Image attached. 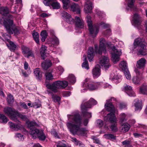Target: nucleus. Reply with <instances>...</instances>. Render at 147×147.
Returning <instances> with one entry per match:
<instances>
[{
    "instance_id": "f257e3e1",
    "label": "nucleus",
    "mask_w": 147,
    "mask_h": 147,
    "mask_svg": "<svg viewBox=\"0 0 147 147\" xmlns=\"http://www.w3.org/2000/svg\"><path fill=\"white\" fill-rule=\"evenodd\" d=\"M67 117L69 121L67 123V126L71 134L80 136H84L86 134V129L81 127L82 118L79 113L68 115Z\"/></svg>"
},
{
    "instance_id": "f03ea898",
    "label": "nucleus",
    "mask_w": 147,
    "mask_h": 147,
    "mask_svg": "<svg viewBox=\"0 0 147 147\" xmlns=\"http://www.w3.org/2000/svg\"><path fill=\"white\" fill-rule=\"evenodd\" d=\"M115 100L113 97L107 100L105 105L106 110L111 113L107 114V116L105 117L104 119L105 121H110L112 123L110 126V128L113 132H116L118 131L116 119L114 114L116 110L112 104L113 100L115 101Z\"/></svg>"
},
{
    "instance_id": "7ed1b4c3",
    "label": "nucleus",
    "mask_w": 147,
    "mask_h": 147,
    "mask_svg": "<svg viewBox=\"0 0 147 147\" xmlns=\"http://www.w3.org/2000/svg\"><path fill=\"white\" fill-rule=\"evenodd\" d=\"M8 12L7 8L4 7H0V13L3 16H7L3 22V25L7 31L10 34H12L13 33L18 34L19 32V30L13 24V16L8 14Z\"/></svg>"
},
{
    "instance_id": "20e7f679",
    "label": "nucleus",
    "mask_w": 147,
    "mask_h": 147,
    "mask_svg": "<svg viewBox=\"0 0 147 147\" xmlns=\"http://www.w3.org/2000/svg\"><path fill=\"white\" fill-rule=\"evenodd\" d=\"M144 40L143 38H138L135 40L133 43L134 49H136L138 55H143L147 54V50L145 45L143 44Z\"/></svg>"
},
{
    "instance_id": "39448f33",
    "label": "nucleus",
    "mask_w": 147,
    "mask_h": 147,
    "mask_svg": "<svg viewBox=\"0 0 147 147\" xmlns=\"http://www.w3.org/2000/svg\"><path fill=\"white\" fill-rule=\"evenodd\" d=\"M68 83L66 81H57L52 84H46V86L47 88L55 93L57 92L58 89L64 88L68 86Z\"/></svg>"
},
{
    "instance_id": "423d86ee",
    "label": "nucleus",
    "mask_w": 147,
    "mask_h": 147,
    "mask_svg": "<svg viewBox=\"0 0 147 147\" xmlns=\"http://www.w3.org/2000/svg\"><path fill=\"white\" fill-rule=\"evenodd\" d=\"M100 82H94L89 78H86L83 83L82 86L90 90H94L100 87L101 86Z\"/></svg>"
},
{
    "instance_id": "0eeeda50",
    "label": "nucleus",
    "mask_w": 147,
    "mask_h": 147,
    "mask_svg": "<svg viewBox=\"0 0 147 147\" xmlns=\"http://www.w3.org/2000/svg\"><path fill=\"white\" fill-rule=\"evenodd\" d=\"M86 21L88 23L90 34L92 36L93 38L96 37L98 32V27L96 26L92 25L91 17L90 16H87Z\"/></svg>"
},
{
    "instance_id": "6e6552de",
    "label": "nucleus",
    "mask_w": 147,
    "mask_h": 147,
    "mask_svg": "<svg viewBox=\"0 0 147 147\" xmlns=\"http://www.w3.org/2000/svg\"><path fill=\"white\" fill-rule=\"evenodd\" d=\"M106 43L105 40L103 38H101L100 40V45L98 49V45H95V51L96 53L99 54H101L102 52L105 54L106 51L105 45Z\"/></svg>"
},
{
    "instance_id": "1a4fd4ad",
    "label": "nucleus",
    "mask_w": 147,
    "mask_h": 147,
    "mask_svg": "<svg viewBox=\"0 0 147 147\" xmlns=\"http://www.w3.org/2000/svg\"><path fill=\"white\" fill-rule=\"evenodd\" d=\"M112 60L114 64L117 63L119 61V57L121 54L120 50L115 47L112 48Z\"/></svg>"
},
{
    "instance_id": "9d476101",
    "label": "nucleus",
    "mask_w": 147,
    "mask_h": 147,
    "mask_svg": "<svg viewBox=\"0 0 147 147\" xmlns=\"http://www.w3.org/2000/svg\"><path fill=\"white\" fill-rule=\"evenodd\" d=\"M4 112L12 120H16V113L17 111L11 107H7L4 108Z\"/></svg>"
},
{
    "instance_id": "9b49d317",
    "label": "nucleus",
    "mask_w": 147,
    "mask_h": 147,
    "mask_svg": "<svg viewBox=\"0 0 147 147\" xmlns=\"http://www.w3.org/2000/svg\"><path fill=\"white\" fill-rule=\"evenodd\" d=\"M134 71L137 76H134L133 78V82L135 84H139L141 80L142 79V74L140 73L139 69L136 68H135Z\"/></svg>"
},
{
    "instance_id": "f8f14e48",
    "label": "nucleus",
    "mask_w": 147,
    "mask_h": 147,
    "mask_svg": "<svg viewBox=\"0 0 147 147\" xmlns=\"http://www.w3.org/2000/svg\"><path fill=\"white\" fill-rule=\"evenodd\" d=\"M99 63L106 69L109 68L110 66L109 59L105 56H102L100 58Z\"/></svg>"
},
{
    "instance_id": "ddd939ff",
    "label": "nucleus",
    "mask_w": 147,
    "mask_h": 147,
    "mask_svg": "<svg viewBox=\"0 0 147 147\" xmlns=\"http://www.w3.org/2000/svg\"><path fill=\"white\" fill-rule=\"evenodd\" d=\"M61 15L64 18L67 22L69 24H72L74 22V20L71 17V15L65 11H63Z\"/></svg>"
},
{
    "instance_id": "4468645a",
    "label": "nucleus",
    "mask_w": 147,
    "mask_h": 147,
    "mask_svg": "<svg viewBox=\"0 0 147 147\" xmlns=\"http://www.w3.org/2000/svg\"><path fill=\"white\" fill-rule=\"evenodd\" d=\"M81 109L82 110V113L83 117L84 118H87L88 119L91 118L92 117V113L88 112L87 111V109L84 106V105H83V104L81 105Z\"/></svg>"
},
{
    "instance_id": "2eb2a0df",
    "label": "nucleus",
    "mask_w": 147,
    "mask_h": 147,
    "mask_svg": "<svg viewBox=\"0 0 147 147\" xmlns=\"http://www.w3.org/2000/svg\"><path fill=\"white\" fill-rule=\"evenodd\" d=\"M84 11L85 13H90L92 9V2L87 0L84 5Z\"/></svg>"
},
{
    "instance_id": "dca6fc26",
    "label": "nucleus",
    "mask_w": 147,
    "mask_h": 147,
    "mask_svg": "<svg viewBox=\"0 0 147 147\" xmlns=\"http://www.w3.org/2000/svg\"><path fill=\"white\" fill-rule=\"evenodd\" d=\"M125 92L130 96H135L136 94L133 90L132 88L130 86L126 85L124 88Z\"/></svg>"
},
{
    "instance_id": "f3484780",
    "label": "nucleus",
    "mask_w": 147,
    "mask_h": 147,
    "mask_svg": "<svg viewBox=\"0 0 147 147\" xmlns=\"http://www.w3.org/2000/svg\"><path fill=\"white\" fill-rule=\"evenodd\" d=\"M92 74L94 78H97L100 74V65L97 64L94 68L92 71Z\"/></svg>"
},
{
    "instance_id": "a211bd4d",
    "label": "nucleus",
    "mask_w": 147,
    "mask_h": 147,
    "mask_svg": "<svg viewBox=\"0 0 147 147\" xmlns=\"http://www.w3.org/2000/svg\"><path fill=\"white\" fill-rule=\"evenodd\" d=\"M85 101H84L82 104H83V105H84V106L86 107V108H91L92 105H95L97 103V101L92 98H90L89 100L87 102H85Z\"/></svg>"
},
{
    "instance_id": "6ab92c4d",
    "label": "nucleus",
    "mask_w": 147,
    "mask_h": 147,
    "mask_svg": "<svg viewBox=\"0 0 147 147\" xmlns=\"http://www.w3.org/2000/svg\"><path fill=\"white\" fill-rule=\"evenodd\" d=\"M133 21L134 25L136 27L140 25L142 22L141 18L137 13L134 14Z\"/></svg>"
},
{
    "instance_id": "aec40b11",
    "label": "nucleus",
    "mask_w": 147,
    "mask_h": 147,
    "mask_svg": "<svg viewBox=\"0 0 147 147\" xmlns=\"http://www.w3.org/2000/svg\"><path fill=\"white\" fill-rule=\"evenodd\" d=\"M70 9L77 14L80 13V8L79 6L77 4L73 3L71 5Z\"/></svg>"
},
{
    "instance_id": "412c9836",
    "label": "nucleus",
    "mask_w": 147,
    "mask_h": 147,
    "mask_svg": "<svg viewBox=\"0 0 147 147\" xmlns=\"http://www.w3.org/2000/svg\"><path fill=\"white\" fill-rule=\"evenodd\" d=\"M128 7L127 9L129 10L130 9L132 11H135L136 10V7L134 5V3L135 2V0H127Z\"/></svg>"
},
{
    "instance_id": "4be33fe9",
    "label": "nucleus",
    "mask_w": 147,
    "mask_h": 147,
    "mask_svg": "<svg viewBox=\"0 0 147 147\" xmlns=\"http://www.w3.org/2000/svg\"><path fill=\"white\" fill-rule=\"evenodd\" d=\"M146 60L144 58H141L137 61L136 66L137 68L140 69L143 68L146 64Z\"/></svg>"
},
{
    "instance_id": "5701e85b",
    "label": "nucleus",
    "mask_w": 147,
    "mask_h": 147,
    "mask_svg": "<svg viewBox=\"0 0 147 147\" xmlns=\"http://www.w3.org/2000/svg\"><path fill=\"white\" fill-rule=\"evenodd\" d=\"M74 21L76 22V26L80 28L83 27L84 25L83 21L80 17L76 16Z\"/></svg>"
},
{
    "instance_id": "b1692460",
    "label": "nucleus",
    "mask_w": 147,
    "mask_h": 147,
    "mask_svg": "<svg viewBox=\"0 0 147 147\" xmlns=\"http://www.w3.org/2000/svg\"><path fill=\"white\" fill-rule=\"evenodd\" d=\"M9 125L11 129H13L14 130H18L23 128V126L20 124H14L12 122H9Z\"/></svg>"
},
{
    "instance_id": "393cba45",
    "label": "nucleus",
    "mask_w": 147,
    "mask_h": 147,
    "mask_svg": "<svg viewBox=\"0 0 147 147\" xmlns=\"http://www.w3.org/2000/svg\"><path fill=\"white\" fill-rule=\"evenodd\" d=\"M40 130L34 127H32L30 130L29 133L34 139L37 138V136Z\"/></svg>"
},
{
    "instance_id": "a878e982",
    "label": "nucleus",
    "mask_w": 147,
    "mask_h": 147,
    "mask_svg": "<svg viewBox=\"0 0 147 147\" xmlns=\"http://www.w3.org/2000/svg\"><path fill=\"white\" fill-rule=\"evenodd\" d=\"M134 104L135 110H140L142 109V102L141 101H139L138 99L137 98L135 100Z\"/></svg>"
},
{
    "instance_id": "bb28decb",
    "label": "nucleus",
    "mask_w": 147,
    "mask_h": 147,
    "mask_svg": "<svg viewBox=\"0 0 147 147\" xmlns=\"http://www.w3.org/2000/svg\"><path fill=\"white\" fill-rule=\"evenodd\" d=\"M51 62L50 60H46L41 64L42 67L45 70L47 69L52 65Z\"/></svg>"
},
{
    "instance_id": "cd10ccee",
    "label": "nucleus",
    "mask_w": 147,
    "mask_h": 147,
    "mask_svg": "<svg viewBox=\"0 0 147 147\" xmlns=\"http://www.w3.org/2000/svg\"><path fill=\"white\" fill-rule=\"evenodd\" d=\"M94 52L93 48L90 47L88 49V58L90 61H92L94 56Z\"/></svg>"
},
{
    "instance_id": "c85d7f7f",
    "label": "nucleus",
    "mask_w": 147,
    "mask_h": 147,
    "mask_svg": "<svg viewBox=\"0 0 147 147\" xmlns=\"http://www.w3.org/2000/svg\"><path fill=\"white\" fill-rule=\"evenodd\" d=\"M34 73L36 78L39 80L42 77V73L40 71V69L39 68H36L34 70Z\"/></svg>"
},
{
    "instance_id": "c756f323",
    "label": "nucleus",
    "mask_w": 147,
    "mask_h": 147,
    "mask_svg": "<svg viewBox=\"0 0 147 147\" xmlns=\"http://www.w3.org/2000/svg\"><path fill=\"white\" fill-rule=\"evenodd\" d=\"M9 44L6 43V45L11 51H14L17 48V46L13 42L10 41L8 42Z\"/></svg>"
},
{
    "instance_id": "7c9ffc66",
    "label": "nucleus",
    "mask_w": 147,
    "mask_h": 147,
    "mask_svg": "<svg viewBox=\"0 0 147 147\" xmlns=\"http://www.w3.org/2000/svg\"><path fill=\"white\" fill-rule=\"evenodd\" d=\"M17 117L20 118L21 119L23 120H25L27 118L26 115L22 114L17 111V112H16V120H13V121L15 122L18 121V122H20V121L17 119Z\"/></svg>"
},
{
    "instance_id": "2f4dec72",
    "label": "nucleus",
    "mask_w": 147,
    "mask_h": 147,
    "mask_svg": "<svg viewBox=\"0 0 147 147\" xmlns=\"http://www.w3.org/2000/svg\"><path fill=\"white\" fill-rule=\"evenodd\" d=\"M37 137L38 138L39 140L42 141L45 140L46 138L45 134L42 130H40Z\"/></svg>"
},
{
    "instance_id": "473e14b6",
    "label": "nucleus",
    "mask_w": 147,
    "mask_h": 147,
    "mask_svg": "<svg viewBox=\"0 0 147 147\" xmlns=\"http://www.w3.org/2000/svg\"><path fill=\"white\" fill-rule=\"evenodd\" d=\"M122 131L123 132H126L128 131L129 129L130 126L128 123H124L122 125Z\"/></svg>"
},
{
    "instance_id": "72a5a7b5",
    "label": "nucleus",
    "mask_w": 147,
    "mask_h": 147,
    "mask_svg": "<svg viewBox=\"0 0 147 147\" xmlns=\"http://www.w3.org/2000/svg\"><path fill=\"white\" fill-rule=\"evenodd\" d=\"M47 47L45 46L42 45L40 49V53L41 56L43 58L45 55L47 51Z\"/></svg>"
},
{
    "instance_id": "f704fd0d",
    "label": "nucleus",
    "mask_w": 147,
    "mask_h": 147,
    "mask_svg": "<svg viewBox=\"0 0 147 147\" xmlns=\"http://www.w3.org/2000/svg\"><path fill=\"white\" fill-rule=\"evenodd\" d=\"M119 67L122 70H126L127 67L126 62L124 61H121L119 64Z\"/></svg>"
},
{
    "instance_id": "c9c22d12",
    "label": "nucleus",
    "mask_w": 147,
    "mask_h": 147,
    "mask_svg": "<svg viewBox=\"0 0 147 147\" xmlns=\"http://www.w3.org/2000/svg\"><path fill=\"white\" fill-rule=\"evenodd\" d=\"M83 57H84V59L82 64V66L83 68H85L87 69H89V67L87 60L86 55H84Z\"/></svg>"
},
{
    "instance_id": "e433bc0d",
    "label": "nucleus",
    "mask_w": 147,
    "mask_h": 147,
    "mask_svg": "<svg viewBox=\"0 0 147 147\" xmlns=\"http://www.w3.org/2000/svg\"><path fill=\"white\" fill-rule=\"evenodd\" d=\"M140 91L143 94H147V86L146 84H143L140 88Z\"/></svg>"
},
{
    "instance_id": "4c0bfd02",
    "label": "nucleus",
    "mask_w": 147,
    "mask_h": 147,
    "mask_svg": "<svg viewBox=\"0 0 147 147\" xmlns=\"http://www.w3.org/2000/svg\"><path fill=\"white\" fill-rule=\"evenodd\" d=\"M40 35L41 37V40L43 42H44L47 36V32L45 30L42 31L40 33Z\"/></svg>"
},
{
    "instance_id": "58836bf2",
    "label": "nucleus",
    "mask_w": 147,
    "mask_h": 147,
    "mask_svg": "<svg viewBox=\"0 0 147 147\" xmlns=\"http://www.w3.org/2000/svg\"><path fill=\"white\" fill-rule=\"evenodd\" d=\"M46 77V82H47V81L52 80L53 79V76L51 73L46 72L45 74Z\"/></svg>"
},
{
    "instance_id": "ea45409f",
    "label": "nucleus",
    "mask_w": 147,
    "mask_h": 147,
    "mask_svg": "<svg viewBox=\"0 0 147 147\" xmlns=\"http://www.w3.org/2000/svg\"><path fill=\"white\" fill-rule=\"evenodd\" d=\"M68 80L72 84H74L76 82V78L73 74L69 75L68 78Z\"/></svg>"
},
{
    "instance_id": "a19ab883",
    "label": "nucleus",
    "mask_w": 147,
    "mask_h": 147,
    "mask_svg": "<svg viewBox=\"0 0 147 147\" xmlns=\"http://www.w3.org/2000/svg\"><path fill=\"white\" fill-rule=\"evenodd\" d=\"M32 36L36 42L37 44L39 43V35L38 33L37 32H34L33 33Z\"/></svg>"
},
{
    "instance_id": "79ce46f5",
    "label": "nucleus",
    "mask_w": 147,
    "mask_h": 147,
    "mask_svg": "<svg viewBox=\"0 0 147 147\" xmlns=\"http://www.w3.org/2000/svg\"><path fill=\"white\" fill-rule=\"evenodd\" d=\"M105 138L108 139H116V136L111 134H105L104 136Z\"/></svg>"
},
{
    "instance_id": "37998d69",
    "label": "nucleus",
    "mask_w": 147,
    "mask_h": 147,
    "mask_svg": "<svg viewBox=\"0 0 147 147\" xmlns=\"http://www.w3.org/2000/svg\"><path fill=\"white\" fill-rule=\"evenodd\" d=\"M72 140L73 142H75V144L76 145H79L80 147H84V145L80 141H78L75 138H72Z\"/></svg>"
},
{
    "instance_id": "c03bdc74",
    "label": "nucleus",
    "mask_w": 147,
    "mask_h": 147,
    "mask_svg": "<svg viewBox=\"0 0 147 147\" xmlns=\"http://www.w3.org/2000/svg\"><path fill=\"white\" fill-rule=\"evenodd\" d=\"M14 98L13 96L11 94L9 95L7 98V101L9 104H11L13 103Z\"/></svg>"
},
{
    "instance_id": "a18cd8bd",
    "label": "nucleus",
    "mask_w": 147,
    "mask_h": 147,
    "mask_svg": "<svg viewBox=\"0 0 147 147\" xmlns=\"http://www.w3.org/2000/svg\"><path fill=\"white\" fill-rule=\"evenodd\" d=\"M22 53L24 55L25 54L26 55L30 50L28 47L24 45L22 46Z\"/></svg>"
},
{
    "instance_id": "49530a36",
    "label": "nucleus",
    "mask_w": 147,
    "mask_h": 147,
    "mask_svg": "<svg viewBox=\"0 0 147 147\" xmlns=\"http://www.w3.org/2000/svg\"><path fill=\"white\" fill-rule=\"evenodd\" d=\"M0 121L2 122L6 123L8 121V119L4 115L0 114Z\"/></svg>"
},
{
    "instance_id": "de8ad7c7",
    "label": "nucleus",
    "mask_w": 147,
    "mask_h": 147,
    "mask_svg": "<svg viewBox=\"0 0 147 147\" xmlns=\"http://www.w3.org/2000/svg\"><path fill=\"white\" fill-rule=\"evenodd\" d=\"M52 43L54 46L58 45L59 44V41L58 39L56 37H54L53 39Z\"/></svg>"
},
{
    "instance_id": "09e8293b",
    "label": "nucleus",
    "mask_w": 147,
    "mask_h": 147,
    "mask_svg": "<svg viewBox=\"0 0 147 147\" xmlns=\"http://www.w3.org/2000/svg\"><path fill=\"white\" fill-rule=\"evenodd\" d=\"M63 4V7L65 9H67L69 7V4L70 3L69 0H62Z\"/></svg>"
},
{
    "instance_id": "8fccbe9b",
    "label": "nucleus",
    "mask_w": 147,
    "mask_h": 147,
    "mask_svg": "<svg viewBox=\"0 0 147 147\" xmlns=\"http://www.w3.org/2000/svg\"><path fill=\"white\" fill-rule=\"evenodd\" d=\"M56 53V52L55 51L53 52V53L51 55L52 56L51 57V60L53 61V63H57L59 62V61L57 58L53 57V56H54V54Z\"/></svg>"
},
{
    "instance_id": "3c124183",
    "label": "nucleus",
    "mask_w": 147,
    "mask_h": 147,
    "mask_svg": "<svg viewBox=\"0 0 147 147\" xmlns=\"http://www.w3.org/2000/svg\"><path fill=\"white\" fill-rule=\"evenodd\" d=\"M52 98L55 102H59L61 99L60 96L54 94L52 95Z\"/></svg>"
},
{
    "instance_id": "603ef678",
    "label": "nucleus",
    "mask_w": 147,
    "mask_h": 147,
    "mask_svg": "<svg viewBox=\"0 0 147 147\" xmlns=\"http://www.w3.org/2000/svg\"><path fill=\"white\" fill-rule=\"evenodd\" d=\"M126 115L124 113H122L120 115V121L121 122H123L126 121Z\"/></svg>"
},
{
    "instance_id": "864d4df0",
    "label": "nucleus",
    "mask_w": 147,
    "mask_h": 147,
    "mask_svg": "<svg viewBox=\"0 0 147 147\" xmlns=\"http://www.w3.org/2000/svg\"><path fill=\"white\" fill-rule=\"evenodd\" d=\"M124 74L126 78L127 79L130 80L131 79V75L128 70L127 69L126 70V71H125Z\"/></svg>"
},
{
    "instance_id": "5fc2aeb1",
    "label": "nucleus",
    "mask_w": 147,
    "mask_h": 147,
    "mask_svg": "<svg viewBox=\"0 0 147 147\" xmlns=\"http://www.w3.org/2000/svg\"><path fill=\"white\" fill-rule=\"evenodd\" d=\"M2 36L4 37L6 41L8 42L10 41V39L11 36L10 35H8L6 33L3 34Z\"/></svg>"
},
{
    "instance_id": "6e6d98bb",
    "label": "nucleus",
    "mask_w": 147,
    "mask_h": 147,
    "mask_svg": "<svg viewBox=\"0 0 147 147\" xmlns=\"http://www.w3.org/2000/svg\"><path fill=\"white\" fill-rule=\"evenodd\" d=\"M97 125L99 127H101L103 125V121L100 119L97 120L96 121Z\"/></svg>"
},
{
    "instance_id": "4d7b16f0",
    "label": "nucleus",
    "mask_w": 147,
    "mask_h": 147,
    "mask_svg": "<svg viewBox=\"0 0 147 147\" xmlns=\"http://www.w3.org/2000/svg\"><path fill=\"white\" fill-rule=\"evenodd\" d=\"M24 56L27 57L28 58H29L30 57H34L33 53L31 50H30L26 55L25 54Z\"/></svg>"
},
{
    "instance_id": "13d9d810",
    "label": "nucleus",
    "mask_w": 147,
    "mask_h": 147,
    "mask_svg": "<svg viewBox=\"0 0 147 147\" xmlns=\"http://www.w3.org/2000/svg\"><path fill=\"white\" fill-rule=\"evenodd\" d=\"M67 146L65 144L61 141H59L57 145V147H67Z\"/></svg>"
},
{
    "instance_id": "bf43d9fd",
    "label": "nucleus",
    "mask_w": 147,
    "mask_h": 147,
    "mask_svg": "<svg viewBox=\"0 0 147 147\" xmlns=\"http://www.w3.org/2000/svg\"><path fill=\"white\" fill-rule=\"evenodd\" d=\"M111 34V31L110 29H107L104 32V34L106 36H109Z\"/></svg>"
},
{
    "instance_id": "052dcab7",
    "label": "nucleus",
    "mask_w": 147,
    "mask_h": 147,
    "mask_svg": "<svg viewBox=\"0 0 147 147\" xmlns=\"http://www.w3.org/2000/svg\"><path fill=\"white\" fill-rule=\"evenodd\" d=\"M122 144L125 146H128L130 145V142L128 140H125L122 142Z\"/></svg>"
},
{
    "instance_id": "680f3d73",
    "label": "nucleus",
    "mask_w": 147,
    "mask_h": 147,
    "mask_svg": "<svg viewBox=\"0 0 147 147\" xmlns=\"http://www.w3.org/2000/svg\"><path fill=\"white\" fill-rule=\"evenodd\" d=\"M15 137L18 138L19 139L21 140H23V135L21 134L20 133H17L16 134Z\"/></svg>"
},
{
    "instance_id": "e2e57ef3",
    "label": "nucleus",
    "mask_w": 147,
    "mask_h": 147,
    "mask_svg": "<svg viewBox=\"0 0 147 147\" xmlns=\"http://www.w3.org/2000/svg\"><path fill=\"white\" fill-rule=\"evenodd\" d=\"M100 24V25L102 27L104 28H108L110 26L109 24H106L104 22H101Z\"/></svg>"
},
{
    "instance_id": "0e129e2a",
    "label": "nucleus",
    "mask_w": 147,
    "mask_h": 147,
    "mask_svg": "<svg viewBox=\"0 0 147 147\" xmlns=\"http://www.w3.org/2000/svg\"><path fill=\"white\" fill-rule=\"evenodd\" d=\"M20 105L24 109H28V107L26 105L24 102L20 103Z\"/></svg>"
},
{
    "instance_id": "69168bd1",
    "label": "nucleus",
    "mask_w": 147,
    "mask_h": 147,
    "mask_svg": "<svg viewBox=\"0 0 147 147\" xmlns=\"http://www.w3.org/2000/svg\"><path fill=\"white\" fill-rule=\"evenodd\" d=\"M71 95V93L69 91L65 92H63V95L64 97H67Z\"/></svg>"
},
{
    "instance_id": "338daca9",
    "label": "nucleus",
    "mask_w": 147,
    "mask_h": 147,
    "mask_svg": "<svg viewBox=\"0 0 147 147\" xmlns=\"http://www.w3.org/2000/svg\"><path fill=\"white\" fill-rule=\"evenodd\" d=\"M50 16L49 14H47L46 13H41L40 15V16L42 18H45L48 17Z\"/></svg>"
},
{
    "instance_id": "774afa93",
    "label": "nucleus",
    "mask_w": 147,
    "mask_h": 147,
    "mask_svg": "<svg viewBox=\"0 0 147 147\" xmlns=\"http://www.w3.org/2000/svg\"><path fill=\"white\" fill-rule=\"evenodd\" d=\"M89 119L87 118H84V119L83 121V123L85 126H86L89 121Z\"/></svg>"
}]
</instances>
